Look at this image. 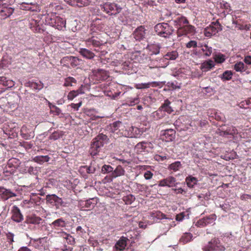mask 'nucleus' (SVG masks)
Returning <instances> with one entry per match:
<instances>
[{"label":"nucleus","instance_id":"1","mask_svg":"<svg viewBox=\"0 0 251 251\" xmlns=\"http://www.w3.org/2000/svg\"><path fill=\"white\" fill-rule=\"evenodd\" d=\"M112 133L118 136H124L130 137H138L141 135L139 128L136 126H131L128 127L120 121H116L110 125Z\"/></svg>","mask_w":251,"mask_h":251},{"label":"nucleus","instance_id":"2","mask_svg":"<svg viewBox=\"0 0 251 251\" xmlns=\"http://www.w3.org/2000/svg\"><path fill=\"white\" fill-rule=\"evenodd\" d=\"M45 23L55 27L58 30H63L65 27L66 21L62 17L55 14H47L45 17Z\"/></svg>","mask_w":251,"mask_h":251},{"label":"nucleus","instance_id":"3","mask_svg":"<svg viewBox=\"0 0 251 251\" xmlns=\"http://www.w3.org/2000/svg\"><path fill=\"white\" fill-rule=\"evenodd\" d=\"M108 138L106 135L103 133H100L93 140L91 145V154L92 155H95L100 151V149L102 147L104 144H107L108 141Z\"/></svg>","mask_w":251,"mask_h":251},{"label":"nucleus","instance_id":"4","mask_svg":"<svg viewBox=\"0 0 251 251\" xmlns=\"http://www.w3.org/2000/svg\"><path fill=\"white\" fill-rule=\"evenodd\" d=\"M101 30L102 27L101 26H95L92 28V33L91 36H89L84 40L86 46L90 48L92 46L93 48L100 47L103 43L100 39L96 36L95 34L97 30Z\"/></svg>","mask_w":251,"mask_h":251},{"label":"nucleus","instance_id":"5","mask_svg":"<svg viewBox=\"0 0 251 251\" xmlns=\"http://www.w3.org/2000/svg\"><path fill=\"white\" fill-rule=\"evenodd\" d=\"M202 250L203 251H225L226 248L224 245H222L218 238L214 237L202 248Z\"/></svg>","mask_w":251,"mask_h":251},{"label":"nucleus","instance_id":"6","mask_svg":"<svg viewBox=\"0 0 251 251\" xmlns=\"http://www.w3.org/2000/svg\"><path fill=\"white\" fill-rule=\"evenodd\" d=\"M156 33L159 36L168 38L174 31L173 27L167 23H159L154 27Z\"/></svg>","mask_w":251,"mask_h":251},{"label":"nucleus","instance_id":"7","mask_svg":"<svg viewBox=\"0 0 251 251\" xmlns=\"http://www.w3.org/2000/svg\"><path fill=\"white\" fill-rule=\"evenodd\" d=\"M101 9L109 15H116L120 13L122 7L117 4L106 2L101 5Z\"/></svg>","mask_w":251,"mask_h":251},{"label":"nucleus","instance_id":"8","mask_svg":"<svg viewBox=\"0 0 251 251\" xmlns=\"http://www.w3.org/2000/svg\"><path fill=\"white\" fill-rule=\"evenodd\" d=\"M245 16H238L236 18L235 20L233 21V24L235 25V27L240 30H249L251 27V25L248 24Z\"/></svg>","mask_w":251,"mask_h":251},{"label":"nucleus","instance_id":"9","mask_svg":"<svg viewBox=\"0 0 251 251\" xmlns=\"http://www.w3.org/2000/svg\"><path fill=\"white\" fill-rule=\"evenodd\" d=\"M11 4L3 3L0 5V20L5 19L12 15L14 9L12 7Z\"/></svg>","mask_w":251,"mask_h":251},{"label":"nucleus","instance_id":"10","mask_svg":"<svg viewBox=\"0 0 251 251\" xmlns=\"http://www.w3.org/2000/svg\"><path fill=\"white\" fill-rule=\"evenodd\" d=\"M47 203L50 204L56 208L63 205V201L62 198L58 197L54 194L47 195L46 197Z\"/></svg>","mask_w":251,"mask_h":251},{"label":"nucleus","instance_id":"11","mask_svg":"<svg viewBox=\"0 0 251 251\" xmlns=\"http://www.w3.org/2000/svg\"><path fill=\"white\" fill-rule=\"evenodd\" d=\"M220 26L221 25L218 22L209 25L205 28L204 31V35L207 37H210L213 35H216V33L221 30Z\"/></svg>","mask_w":251,"mask_h":251},{"label":"nucleus","instance_id":"12","mask_svg":"<svg viewBox=\"0 0 251 251\" xmlns=\"http://www.w3.org/2000/svg\"><path fill=\"white\" fill-rule=\"evenodd\" d=\"M178 183L176 182V178L170 176L166 178L161 179L158 181V186L160 187H176Z\"/></svg>","mask_w":251,"mask_h":251},{"label":"nucleus","instance_id":"13","mask_svg":"<svg viewBox=\"0 0 251 251\" xmlns=\"http://www.w3.org/2000/svg\"><path fill=\"white\" fill-rule=\"evenodd\" d=\"M11 219L17 223H20L24 220V216L22 214L20 209L16 205L12 207L11 209Z\"/></svg>","mask_w":251,"mask_h":251},{"label":"nucleus","instance_id":"14","mask_svg":"<svg viewBox=\"0 0 251 251\" xmlns=\"http://www.w3.org/2000/svg\"><path fill=\"white\" fill-rule=\"evenodd\" d=\"M217 219V216L214 214L209 216H207L200 219L196 223V226L199 227H203L208 225L212 224Z\"/></svg>","mask_w":251,"mask_h":251},{"label":"nucleus","instance_id":"15","mask_svg":"<svg viewBox=\"0 0 251 251\" xmlns=\"http://www.w3.org/2000/svg\"><path fill=\"white\" fill-rule=\"evenodd\" d=\"M161 139L167 142H171L175 139L176 131L173 129H168L161 131Z\"/></svg>","mask_w":251,"mask_h":251},{"label":"nucleus","instance_id":"16","mask_svg":"<svg viewBox=\"0 0 251 251\" xmlns=\"http://www.w3.org/2000/svg\"><path fill=\"white\" fill-rule=\"evenodd\" d=\"M195 32V26L190 25H185L178 27L177 30V34L178 36L193 34Z\"/></svg>","mask_w":251,"mask_h":251},{"label":"nucleus","instance_id":"17","mask_svg":"<svg viewBox=\"0 0 251 251\" xmlns=\"http://www.w3.org/2000/svg\"><path fill=\"white\" fill-rule=\"evenodd\" d=\"M146 29L143 25L138 26L134 30L132 33L133 37L136 41H141L143 39L146 35Z\"/></svg>","mask_w":251,"mask_h":251},{"label":"nucleus","instance_id":"18","mask_svg":"<svg viewBox=\"0 0 251 251\" xmlns=\"http://www.w3.org/2000/svg\"><path fill=\"white\" fill-rule=\"evenodd\" d=\"M93 74L95 79L98 81L106 80L109 77V73L102 69L93 71Z\"/></svg>","mask_w":251,"mask_h":251},{"label":"nucleus","instance_id":"19","mask_svg":"<svg viewBox=\"0 0 251 251\" xmlns=\"http://www.w3.org/2000/svg\"><path fill=\"white\" fill-rule=\"evenodd\" d=\"M16 196V195L10 189H6L4 187H0V198L3 201Z\"/></svg>","mask_w":251,"mask_h":251},{"label":"nucleus","instance_id":"20","mask_svg":"<svg viewBox=\"0 0 251 251\" xmlns=\"http://www.w3.org/2000/svg\"><path fill=\"white\" fill-rule=\"evenodd\" d=\"M220 133V135H232L234 137L238 134V131L237 128L233 126H225L222 128V130H221Z\"/></svg>","mask_w":251,"mask_h":251},{"label":"nucleus","instance_id":"21","mask_svg":"<svg viewBox=\"0 0 251 251\" xmlns=\"http://www.w3.org/2000/svg\"><path fill=\"white\" fill-rule=\"evenodd\" d=\"M64 1L72 6H78L79 7L88 6L90 2V0H64Z\"/></svg>","mask_w":251,"mask_h":251},{"label":"nucleus","instance_id":"22","mask_svg":"<svg viewBox=\"0 0 251 251\" xmlns=\"http://www.w3.org/2000/svg\"><path fill=\"white\" fill-rule=\"evenodd\" d=\"M42 219L40 217L35 214L28 215L25 218V223L27 224L39 225L42 221Z\"/></svg>","mask_w":251,"mask_h":251},{"label":"nucleus","instance_id":"23","mask_svg":"<svg viewBox=\"0 0 251 251\" xmlns=\"http://www.w3.org/2000/svg\"><path fill=\"white\" fill-rule=\"evenodd\" d=\"M78 52L85 59L92 60L95 54L93 51L86 48H80Z\"/></svg>","mask_w":251,"mask_h":251},{"label":"nucleus","instance_id":"24","mask_svg":"<svg viewBox=\"0 0 251 251\" xmlns=\"http://www.w3.org/2000/svg\"><path fill=\"white\" fill-rule=\"evenodd\" d=\"M125 171L121 165H118L116 167V169L113 170L112 173L109 176V180L112 181L113 178L124 176Z\"/></svg>","mask_w":251,"mask_h":251},{"label":"nucleus","instance_id":"25","mask_svg":"<svg viewBox=\"0 0 251 251\" xmlns=\"http://www.w3.org/2000/svg\"><path fill=\"white\" fill-rule=\"evenodd\" d=\"M6 242L4 249L12 250L13 249V243L14 242L15 234L12 232H8L5 234Z\"/></svg>","mask_w":251,"mask_h":251},{"label":"nucleus","instance_id":"26","mask_svg":"<svg viewBox=\"0 0 251 251\" xmlns=\"http://www.w3.org/2000/svg\"><path fill=\"white\" fill-rule=\"evenodd\" d=\"M21 135L25 140H29L34 137V133L30 131L25 126H23L21 129Z\"/></svg>","mask_w":251,"mask_h":251},{"label":"nucleus","instance_id":"27","mask_svg":"<svg viewBox=\"0 0 251 251\" xmlns=\"http://www.w3.org/2000/svg\"><path fill=\"white\" fill-rule=\"evenodd\" d=\"M188 20L184 16L178 17L175 20L173 21V25L176 26L177 29L178 27L188 25Z\"/></svg>","mask_w":251,"mask_h":251},{"label":"nucleus","instance_id":"28","mask_svg":"<svg viewBox=\"0 0 251 251\" xmlns=\"http://www.w3.org/2000/svg\"><path fill=\"white\" fill-rule=\"evenodd\" d=\"M63 61H68L70 63L71 67L74 68L79 65L81 60L79 59L78 57L73 56H70L64 57L63 58Z\"/></svg>","mask_w":251,"mask_h":251},{"label":"nucleus","instance_id":"29","mask_svg":"<svg viewBox=\"0 0 251 251\" xmlns=\"http://www.w3.org/2000/svg\"><path fill=\"white\" fill-rule=\"evenodd\" d=\"M26 87H30L31 89H33L37 90H40L44 87L43 83L39 81L38 82H35L33 81H28L25 84Z\"/></svg>","mask_w":251,"mask_h":251},{"label":"nucleus","instance_id":"30","mask_svg":"<svg viewBox=\"0 0 251 251\" xmlns=\"http://www.w3.org/2000/svg\"><path fill=\"white\" fill-rule=\"evenodd\" d=\"M214 62L211 60L205 61L201 65L200 69L203 72H207L215 67Z\"/></svg>","mask_w":251,"mask_h":251},{"label":"nucleus","instance_id":"31","mask_svg":"<svg viewBox=\"0 0 251 251\" xmlns=\"http://www.w3.org/2000/svg\"><path fill=\"white\" fill-rule=\"evenodd\" d=\"M127 241L128 239L126 237L122 236L115 245L116 249L120 251H123L127 246Z\"/></svg>","mask_w":251,"mask_h":251},{"label":"nucleus","instance_id":"32","mask_svg":"<svg viewBox=\"0 0 251 251\" xmlns=\"http://www.w3.org/2000/svg\"><path fill=\"white\" fill-rule=\"evenodd\" d=\"M159 85V82L157 81H152L151 82L149 83H142L136 84L135 85V88L136 89H148L151 87H157Z\"/></svg>","mask_w":251,"mask_h":251},{"label":"nucleus","instance_id":"33","mask_svg":"<svg viewBox=\"0 0 251 251\" xmlns=\"http://www.w3.org/2000/svg\"><path fill=\"white\" fill-rule=\"evenodd\" d=\"M55 229H59L66 226V223L63 218H59L54 221L51 225Z\"/></svg>","mask_w":251,"mask_h":251},{"label":"nucleus","instance_id":"34","mask_svg":"<svg viewBox=\"0 0 251 251\" xmlns=\"http://www.w3.org/2000/svg\"><path fill=\"white\" fill-rule=\"evenodd\" d=\"M0 84L7 88H12L14 85V81L11 79H7L4 76H0Z\"/></svg>","mask_w":251,"mask_h":251},{"label":"nucleus","instance_id":"35","mask_svg":"<svg viewBox=\"0 0 251 251\" xmlns=\"http://www.w3.org/2000/svg\"><path fill=\"white\" fill-rule=\"evenodd\" d=\"M188 187L189 188H193L197 184L198 180V179L192 176H189L186 177L185 179Z\"/></svg>","mask_w":251,"mask_h":251},{"label":"nucleus","instance_id":"36","mask_svg":"<svg viewBox=\"0 0 251 251\" xmlns=\"http://www.w3.org/2000/svg\"><path fill=\"white\" fill-rule=\"evenodd\" d=\"M178 56V52L176 51H172L167 52V53L164 55V57H163V59L167 60H176Z\"/></svg>","mask_w":251,"mask_h":251},{"label":"nucleus","instance_id":"37","mask_svg":"<svg viewBox=\"0 0 251 251\" xmlns=\"http://www.w3.org/2000/svg\"><path fill=\"white\" fill-rule=\"evenodd\" d=\"M97 202L96 199L92 198L83 201L82 205L86 208L92 209L95 207Z\"/></svg>","mask_w":251,"mask_h":251},{"label":"nucleus","instance_id":"38","mask_svg":"<svg viewBox=\"0 0 251 251\" xmlns=\"http://www.w3.org/2000/svg\"><path fill=\"white\" fill-rule=\"evenodd\" d=\"M96 169L97 166L95 165L94 163H91L89 166H82L80 168V170L81 171H86L88 174H93L96 171Z\"/></svg>","mask_w":251,"mask_h":251},{"label":"nucleus","instance_id":"39","mask_svg":"<svg viewBox=\"0 0 251 251\" xmlns=\"http://www.w3.org/2000/svg\"><path fill=\"white\" fill-rule=\"evenodd\" d=\"M171 102L168 100H166L164 101V104L159 108V109L164 111L167 112L168 113L170 114L173 111V109L170 104Z\"/></svg>","mask_w":251,"mask_h":251},{"label":"nucleus","instance_id":"40","mask_svg":"<svg viewBox=\"0 0 251 251\" xmlns=\"http://www.w3.org/2000/svg\"><path fill=\"white\" fill-rule=\"evenodd\" d=\"M234 69L237 72H243L248 69V67L243 62L239 61L234 65Z\"/></svg>","mask_w":251,"mask_h":251},{"label":"nucleus","instance_id":"41","mask_svg":"<svg viewBox=\"0 0 251 251\" xmlns=\"http://www.w3.org/2000/svg\"><path fill=\"white\" fill-rule=\"evenodd\" d=\"M84 92L82 91V88H81L80 89H78L76 90H72L71 91L69 94H68V99L69 100H73L76 97L78 96L80 94H82Z\"/></svg>","mask_w":251,"mask_h":251},{"label":"nucleus","instance_id":"42","mask_svg":"<svg viewBox=\"0 0 251 251\" xmlns=\"http://www.w3.org/2000/svg\"><path fill=\"white\" fill-rule=\"evenodd\" d=\"M181 168V164L179 161H176L175 162L172 163L168 166V170L173 172H176Z\"/></svg>","mask_w":251,"mask_h":251},{"label":"nucleus","instance_id":"43","mask_svg":"<svg viewBox=\"0 0 251 251\" xmlns=\"http://www.w3.org/2000/svg\"><path fill=\"white\" fill-rule=\"evenodd\" d=\"M50 159V157L48 155H38L35 156L33 160L35 162L42 164L44 162H47Z\"/></svg>","mask_w":251,"mask_h":251},{"label":"nucleus","instance_id":"44","mask_svg":"<svg viewBox=\"0 0 251 251\" xmlns=\"http://www.w3.org/2000/svg\"><path fill=\"white\" fill-rule=\"evenodd\" d=\"M192 238V234L190 233H185L182 235L179 239V242L183 244H187L189 242Z\"/></svg>","mask_w":251,"mask_h":251},{"label":"nucleus","instance_id":"45","mask_svg":"<svg viewBox=\"0 0 251 251\" xmlns=\"http://www.w3.org/2000/svg\"><path fill=\"white\" fill-rule=\"evenodd\" d=\"M63 135V131L60 130H56L52 132V134L50 135L49 137H48V138H49V139L50 140L55 141L59 139Z\"/></svg>","mask_w":251,"mask_h":251},{"label":"nucleus","instance_id":"46","mask_svg":"<svg viewBox=\"0 0 251 251\" xmlns=\"http://www.w3.org/2000/svg\"><path fill=\"white\" fill-rule=\"evenodd\" d=\"M233 73L231 71H226L221 76H220L221 80L223 81L231 80L232 78Z\"/></svg>","mask_w":251,"mask_h":251},{"label":"nucleus","instance_id":"47","mask_svg":"<svg viewBox=\"0 0 251 251\" xmlns=\"http://www.w3.org/2000/svg\"><path fill=\"white\" fill-rule=\"evenodd\" d=\"M201 50L203 52L204 55L209 56L212 53V48L208 46L207 45L205 44L201 46Z\"/></svg>","mask_w":251,"mask_h":251},{"label":"nucleus","instance_id":"48","mask_svg":"<svg viewBox=\"0 0 251 251\" xmlns=\"http://www.w3.org/2000/svg\"><path fill=\"white\" fill-rule=\"evenodd\" d=\"M149 49L151 52V54H157L159 52L160 47L158 45L152 44L149 46Z\"/></svg>","mask_w":251,"mask_h":251},{"label":"nucleus","instance_id":"49","mask_svg":"<svg viewBox=\"0 0 251 251\" xmlns=\"http://www.w3.org/2000/svg\"><path fill=\"white\" fill-rule=\"evenodd\" d=\"M76 83V80L75 78L73 77H68L65 78L63 85L65 87L72 86L73 83L75 84Z\"/></svg>","mask_w":251,"mask_h":251},{"label":"nucleus","instance_id":"50","mask_svg":"<svg viewBox=\"0 0 251 251\" xmlns=\"http://www.w3.org/2000/svg\"><path fill=\"white\" fill-rule=\"evenodd\" d=\"M239 107L247 109L251 108V98H249L246 100L242 101L239 103Z\"/></svg>","mask_w":251,"mask_h":251},{"label":"nucleus","instance_id":"51","mask_svg":"<svg viewBox=\"0 0 251 251\" xmlns=\"http://www.w3.org/2000/svg\"><path fill=\"white\" fill-rule=\"evenodd\" d=\"M123 200L125 202V203L127 205L131 204L133 201L135 200V197L133 195L129 194L126 196H125L123 198Z\"/></svg>","mask_w":251,"mask_h":251},{"label":"nucleus","instance_id":"52","mask_svg":"<svg viewBox=\"0 0 251 251\" xmlns=\"http://www.w3.org/2000/svg\"><path fill=\"white\" fill-rule=\"evenodd\" d=\"M31 28L34 32H40L41 28L37 21L32 20L31 22Z\"/></svg>","mask_w":251,"mask_h":251},{"label":"nucleus","instance_id":"53","mask_svg":"<svg viewBox=\"0 0 251 251\" xmlns=\"http://www.w3.org/2000/svg\"><path fill=\"white\" fill-rule=\"evenodd\" d=\"M147 142H142L137 144L136 148L138 152H143L146 151L147 148Z\"/></svg>","mask_w":251,"mask_h":251},{"label":"nucleus","instance_id":"54","mask_svg":"<svg viewBox=\"0 0 251 251\" xmlns=\"http://www.w3.org/2000/svg\"><path fill=\"white\" fill-rule=\"evenodd\" d=\"M101 173L102 174H107L109 173H112L113 168L109 165H104L101 168Z\"/></svg>","mask_w":251,"mask_h":251},{"label":"nucleus","instance_id":"55","mask_svg":"<svg viewBox=\"0 0 251 251\" xmlns=\"http://www.w3.org/2000/svg\"><path fill=\"white\" fill-rule=\"evenodd\" d=\"M215 61L222 63L225 61V56L223 54H219L215 55L214 57Z\"/></svg>","mask_w":251,"mask_h":251},{"label":"nucleus","instance_id":"56","mask_svg":"<svg viewBox=\"0 0 251 251\" xmlns=\"http://www.w3.org/2000/svg\"><path fill=\"white\" fill-rule=\"evenodd\" d=\"M168 86L169 88L173 89H179L180 86L178 85V83L176 81L174 82H168Z\"/></svg>","mask_w":251,"mask_h":251},{"label":"nucleus","instance_id":"57","mask_svg":"<svg viewBox=\"0 0 251 251\" xmlns=\"http://www.w3.org/2000/svg\"><path fill=\"white\" fill-rule=\"evenodd\" d=\"M171 190L174 192L175 194L177 195V194H184L186 193V191L182 188H172Z\"/></svg>","mask_w":251,"mask_h":251},{"label":"nucleus","instance_id":"58","mask_svg":"<svg viewBox=\"0 0 251 251\" xmlns=\"http://www.w3.org/2000/svg\"><path fill=\"white\" fill-rule=\"evenodd\" d=\"M25 204L27 205V207H32L34 205V201L32 199L30 200H25L23 201Z\"/></svg>","mask_w":251,"mask_h":251},{"label":"nucleus","instance_id":"59","mask_svg":"<svg viewBox=\"0 0 251 251\" xmlns=\"http://www.w3.org/2000/svg\"><path fill=\"white\" fill-rule=\"evenodd\" d=\"M128 102L129 105L133 106L139 102V99L138 97L133 98V99H130L128 100Z\"/></svg>","mask_w":251,"mask_h":251},{"label":"nucleus","instance_id":"60","mask_svg":"<svg viewBox=\"0 0 251 251\" xmlns=\"http://www.w3.org/2000/svg\"><path fill=\"white\" fill-rule=\"evenodd\" d=\"M153 176V174L150 171H147L144 174V177L147 180H150Z\"/></svg>","mask_w":251,"mask_h":251},{"label":"nucleus","instance_id":"61","mask_svg":"<svg viewBox=\"0 0 251 251\" xmlns=\"http://www.w3.org/2000/svg\"><path fill=\"white\" fill-rule=\"evenodd\" d=\"M197 47V42L195 41H190L186 44L187 48H196Z\"/></svg>","mask_w":251,"mask_h":251},{"label":"nucleus","instance_id":"62","mask_svg":"<svg viewBox=\"0 0 251 251\" xmlns=\"http://www.w3.org/2000/svg\"><path fill=\"white\" fill-rule=\"evenodd\" d=\"M65 239H66V240H69V242L71 244L74 243L75 242L74 238L72 237L71 235L68 234H65V236L64 237Z\"/></svg>","mask_w":251,"mask_h":251},{"label":"nucleus","instance_id":"63","mask_svg":"<svg viewBox=\"0 0 251 251\" xmlns=\"http://www.w3.org/2000/svg\"><path fill=\"white\" fill-rule=\"evenodd\" d=\"M185 214L183 212L180 213L176 216V219L177 221H182L184 219Z\"/></svg>","mask_w":251,"mask_h":251},{"label":"nucleus","instance_id":"64","mask_svg":"<svg viewBox=\"0 0 251 251\" xmlns=\"http://www.w3.org/2000/svg\"><path fill=\"white\" fill-rule=\"evenodd\" d=\"M244 61L248 65H251V56L250 55L245 56Z\"/></svg>","mask_w":251,"mask_h":251}]
</instances>
